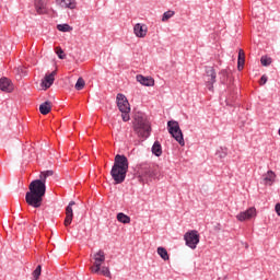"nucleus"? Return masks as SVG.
Listing matches in <instances>:
<instances>
[{
	"label": "nucleus",
	"instance_id": "obj_1",
	"mask_svg": "<svg viewBox=\"0 0 280 280\" xmlns=\"http://www.w3.org/2000/svg\"><path fill=\"white\" fill-rule=\"evenodd\" d=\"M46 191L47 186L43 180L35 179L31 182L25 195L26 205L33 207V209H39V207H43V198H45Z\"/></svg>",
	"mask_w": 280,
	"mask_h": 280
},
{
	"label": "nucleus",
	"instance_id": "obj_2",
	"mask_svg": "<svg viewBox=\"0 0 280 280\" xmlns=\"http://www.w3.org/2000/svg\"><path fill=\"white\" fill-rule=\"evenodd\" d=\"M130 163L126 155L116 154L114 159V165L110 170V176L114 180V185H121L126 180L128 174V167Z\"/></svg>",
	"mask_w": 280,
	"mask_h": 280
},
{
	"label": "nucleus",
	"instance_id": "obj_3",
	"mask_svg": "<svg viewBox=\"0 0 280 280\" xmlns=\"http://www.w3.org/2000/svg\"><path fill=\"white\" fill-rule=\"evenodd\" d=\"M133 130L141 139H148L152 127L150 126V120L143 113H137L133 118Z\"/></svg>",
	"mask_w": 280,
	"mask_h": 280
},
{
	"label": "nucleus",
	"instance_id": "obj_4",
	"mask_svg": "<svg viewBox=\"0 0 280 280\" xmlns=\"http://www.w3.org/2000/svg\"><path fill=\"white\" fill-rule=\"evenodd\" d=\"M117 106L120 110L122 121H130V103L128 102V98L124 94H117Z\"/></svg>",
	"mask_w": 280,
	"mask_h": 280
},
{
	"label": "nucleus",
	"instance_id": "obj_5",
	"mask_svg": "<svg viewBox=\"0 0 280 280\" xmlns=\"http://www.w3.org/2000/svg\"><path fill=\"white\" fill-rule=\"evenodd\" d=\"M167 130L170 135L179 143V145H185V138L183 137V130H180V125L176 120L167 121Z\"/></svg>",
	"mask_w": 280,
	"mask_h": 280
},
{
	"label": "nucleus",
	"instance_id": "obj_6",
	"mask_svg": "<svg viewBox=\"0 0 280 280\" xmlns=\"http://www.w3.org/2000/svg\"><path fill=\"white\" fill-rule=\"evenodd\" d=\"M184 240L188 248H191V250H196L198 244H200V234H198V231L192 230L184 235Z\"/></svg>",
	"mask_w": 280,
	"mask_h": 280
},
{
	"label": "nucleus",
	"instance_id": "obj_7",
	"mask_svg": "<svg viewBox=\"0 0 280 280\" xmlns=\"http://www.w3.org/2000/svg\"><path fill=\"white\" fill-rule=\"evenodd\" d=\"M218 78V74L215 73V69L213 67H207L206 68V74H205V83L211 93H213V83L215 82Z\"/></svg>",
	"mask_w": 280,
	"mask_h": 280
},
{
	"label": "nucleus",
	"instance_id": "obj_8",
	"mask_svg": "<svg viewBox=\"0 0 280 280\" xmlns=\"http://www.w3.org/2000/svg\"><path fill=\"white\" fill-rule=\"evenodd\" d=\"M93 259H94V266L91 268V270L92 272L97 275L100 273L102 264L106 261V254L104 253V250L100 249L96 254H94Z\"/></svg>",
	"mask_w": 280,
	"mask_h": 280
},
{
	"label": "nucleus",
	"instance_id": "obj_9",
	"mask_svg": "<svg viewBox=\"0 0 280 280\" xmlns=\"http://www.w3.org/2000/svg\"><path fill=\"white\" fill-rule=\"evenodd\" d=\"M138 170H140L142 176H147V178H155L156 171L152 168V166L148 163H140L138 165Z\"/></svg>",
	"mask_w": 280,
	"mask_h": 280
},
{
	"label": "nucleus",
	"instance_id": "obj_10",
	"mask_svg": "<svg viewBox=\"0 0 280 280\" xmlns=\"http://www.w3.org/2000/svg\"><path fill=\"white\" fill-rule=\"evenodd\" d=\"M255 215H257V210L252 207L246 211L238 213L236 220H238V222H245V220H250L252 218H255Z\"/></svg>",
	"mask_w": 280,
	"mask_h": 280
},
{
	"label": "nucleus",
	"instance_id": "obj_11",
	"mask_svg": "<svg viewBox=\"0 0 280 280\" xmlns=\"http://www.w3.org/2000/svg\"><path fill=\"white\" fill-rule=\"evenodd\" d=\"M75 201H70L69 205L66 207V219H65V226H70L71 222H73V206Z\"/></svg>",
	"mask_w": 280,
	"mask_h": 280
},
{
	"label": "nucleus",
	"instance_id": "obj_12",
	"mask_svg": "<svg viewBox=\"0 0 280 280\" xmlns=\"http://www.w3.org/2000/svg\"><path fill=\"white\" fill-rule=\"evenodd\" d=\"M133 34L138 37V38H145V36L148 35V26L141 23H137L133 26Z\"/></svg>",
	"mask_w": 280,
	"mask_h": 280
},
{
	"label": "nucleus",
	"instance_id": "obj_13",
	"mask_svg": "<svg viewBox=\"0 0 280 280\" xmlns=\"http://www.w3.org/2000/svg\"><path fill=\"white\" fill-rule=\"evenodd\" d=\"M0 91H4L5 93H12L14 91V85H12V81L10 79L2 77L0 79Z\"/></svg>",
	"mask_w": 280,
	"mask_h": 280
},
{
	"label": "nucleus",
	"instance_id": "obj_14",
	"mask_svg": "<svg viewBox=\"0 0 280 280\" xmlns=\"http://www.w3.org/2000/svg\"><path fill=\"white\" fill-rule=\"evenodd\" d=\"M59 8H66L68 10H75L78 8V2L75 0H56Z\"/></svg>",
	"mask_w": 280,
	"mask_h": 280
},
{
	"label": "nucleus",
	"instance_id": "obj_15",
	"mask_svg": "<svg viewBox=\"0 0 280 280\" xmlns=\"http://www.w3.org/2000/svg\"><path fill=\"white\" fill-rule=\"evenodd\" d=\"M55 80L56 71H52L51 73L45 75L44 80L42 81V86H44V89H49L54 84Z\"/></svg>",
	"mask_w": 280,
	"mask_h": 280
},
{
	"label": "nucleus",
	"instance_id": "obj_16",
	"mask_svg": "<svg viewBox=\"0 0 280 280\" xmlns=\"http://www.w3.org/2000/svg\"><path fill=\"white\" fill-rule=\"evenodd\" d=\"M137 82L141 83L142 86H154V79L150 77H144L143 74H138L136 77Z\"/></svg>",
	"mask_w": 280,
	"mask_h": 280
},
{
	"label": "nucleus",
	"instance_id": "obj_17",
	"mask_svg": "<svg viewBox=\"0 0 280 280\" xmlns=\"http://www.w3.org/2000/svg\"><path fill=\"white\" fill-rule=\"evenodd\" d=\"M275 172L268 171L267 174L262 176V183L264 185H272V183H275Z\"/></svg>",
	"mask_w": 280,
	"mask_h": 280
},
{
	"label": "nucleus",
	"instance_id": "obj_18",
	"mask_svg": "<svg viewBox=\"0 0 280 280\" xmlns=\"http://www.w3.org/2000/svg\"><path fill=\"white\" fill-rule=\"evenodd\" d=\"M39 113L42 115H49L51 113V102L46 101L39 105Z\"/></svg>",
	"mask_w": 280,
	"mask_h": 280
},
{
	"label": "nucleus",
	"instance_id": "obj_19",
	"mask_svg": "<svg viewBox=\"0 0 280 280\" xmlns=\"http://www.w3.org/2000/svg\"><path fill=\"white\" fill-rule=\"evenodd\" d=\"M35 10L37 14H46L47 9H45V2L43 0H35Z\"/></svg>",
	"mask_w": 280,
	"mask_h": 280
},
{
	"label": "nucleus",
	"instance_id": "obj_20",
	"mask_svg": "<svg viewBox=\"0 0 280 280\" xmlns=\"http://www.w3.org/2000/svg\"><path fill=\"white\" fill-rule=\"evenodd\" d=\"M152 154H154V156H161V154H163V147H161V142L155 141L152 145Z\"/></svg>",
	"mask_w": 280,
	"mask_h": 280
},
{
	"label": "nucleus",
	"instance_id": "obj_21",
	"mask_svg": "<svg viewBox=\"0 0 280 280\" xmlns=\"http://www.w3.org/2000/svg\"><path fill=\"white\" fill-rule=\"evenodd\" d=\"M219 75H220L219 80H220L221 84H224V85L229 84V79L231 78L229 74V71L221 70Z\"/></svg>",
	"mask_w": 280,
	"mask_h": 280
},
{
	"label": "nucleus",
	"instance_id": "obj_22",
	"mask_svg": "<svg viewBox=\"0 0 280 280\" xmlns=\"http://www.w3.org/2000/svg\"><path fill=\"white\" fill-rule=\"evenodd\" d=\"M158 255L164 260L168 261L170 260V254H167V249L164 247H158Z\"/></svg>",
	"mask_w": 280,
	"mask_h": 280
},
{
	"label": "nucleus",
	"instance_id": "obj_23",
	"mask_svg": "<svg viewBox=\"0 0 280 280\" xmlns=\"http://www.w3.org/2000/svg\"><path fill=\"white\" fill-rule=\"evenodd\" d=\"M117 220L118 222H121V224H130V217H128L127 214L119 212L117 214Z\"/></svg>",
	"mask_w": 280,
	"mask_h": 280
},
{
	"label": "nucleus",
	"instance_id": "obj_24",
	"mask_svg": "<svg viewBox=\"0 0 280 280\" xmlns=\"http://www.w3.org/2000/svg\"><path fill=\"white\" fill-rule=\"evenodd\" d=\"M49 176H54V171H44L39 174V180L47 183Z\"/></svg>",
	"mask_w": 280,
	"mask_h": 280
},
{
	"label": "nucleus",
	"instance_id": "obj_25",
	"mask_svg": "<svg viewBox=\"0 0 280 280\" xmlns=\"http://www.w3.org/2000/svg\"><path fill=\"white\" fill-rule=\"evenodd\" d=\"M174 14H175V12L172 10L164 12L162 15L163 23H165L166 21H170V19H172V16H174Z\"/></svg>",
	"mask_w": 280,
	"mask_h": 280
},
{
	"label": "nucleus",
	"instance_id": "obj_26",
	"mask_svg": "<svg viewBox=\"0 0 280 280\" xmlns=\"http://www.w3.org/2000/svg\"><path fill=\"white\" fill-rule=\"evenodd\" d=\"M85 84H86V82H84V79L79 78L75 85H74V89L77 91H82V89H84Z\"/></svg>",
	"mask_w": 280,
	"mask_h": 280
},
{
	"label": "nucleus",
	"instance_id": "obj_27",
	"mask_svg": "<svg viewBox=\"0 0 280 280\" xmlns=\"http://www.w3.org/2000/svg\"><path fill=\"white\" fill-rule=\"evenodd\" d=\"M57 30L59 32H71L73 27H71L69 24H59L57 25Z\"/></svg>",
	"mask_w": 280,
	"mask_h": 280
},
{
	"label": "nucleus",
	"instance_id": "obj_28",
	"mask_svg": "<svg viewBox=\"0 0 280 280\" xmlns=\"http://www.w3.org/2000/svg\"><path fill=\"white\" fill-rule=\"evenodd\" d=\"M217 154L219 155V159H226V155L229 154V149L221 147L220 150L217 151Z\"/></svg>",
	"mask_w": 280,
	"mask_h": 280
},
{
	"label": "nucleus",
	"instance_id": "obj_29",
	"mask_svg": "<svg viewBox=\"0 0 280 280\" xmlns=\"http://www.w3.org/2000/svg\"><path fill=\"white\" fill-rule=\"evenodd\" d=\"M260 63L262 65V67H270V65H272V59L270 57H261L260 59Z\"/></svg>",
	"mask_w": 280,
	"mask_h": 280
},
{
	"label": "nucleus",
	"instance_id": "obj_30",
	"mask_svg": "<svg viewBox=\"0 0 280 280\" xmlns=\"http://www.w3.org/2000/svg\"><path fill=\"white\" fill-rule=\"evenodd\" d=\"M43 270V267L39 265L36 267V269L33 271V277L35 280H38V278L40 277V272Z\"/></svg>",
	"mask_w": 280,
	"mask_h": 280
},
{
	"label": "nucleus",
	"instance_id": "obj_31",
	"mask_svg": "<svg viewBox=\"0 0 280 280\" xmlns=\"http://www.w3.org/2000/svg\"><path fill=\"white\" fill-rule=\"evenodd\" d=\"M56 54L59 60H65L67 58V55H65V50H62V48H58Z\"/></svg>",
	"mask_w": 280,
	"mask_h": 280
},
{
	"label": "nucleus",
	"instance_id": "obj_32",
	"mask_svg": "<svg viewBox=\"0 0 280 280\" xmlns=\"http://www.w3.org/2000/svg\"><path fill=\"white\" fill-rule=\"evenodd\" d=\"M98 272L104 277H110V269H108V267H102Z\"/></svg>",
	"mask_w": 280,
	"mask_h": 280
},
{
	"label": "nucleus",
	"instance_id": "obj_33",
	"mask_svg": "<svg viewBox=\"0 0 280 280\" xmlns=\"http://www.w3.org/2000/svg\"><path fill=\"white\" fill-rule=\"evenodd\" d=\"M245 62H246V59L237 58V69H238V71H242V69H244Z\"/></svg>",
	"mask_w": 280,
	"mask_h": 280
},
{
	"label": "nucleus",
	"instance_id": "obj_34",
	"mask_svg": "<svg viewBox=\"0 0 280 280\" xmlns=\"http://www.w3.org/2000/svg\"><path fill=\"white\" fill-rule=\"evenodd\" d=\"M266 82H268V77H266V74H264L261 78H260V86H264V84H266Z\"/></svg>",
	"mask_w": 280,
	"mask_h": 280
},
{
	"label": "nucleus",
	"instance_id": "obj_35",
	"mask_svg": "<svg viewBox=\"0 0 280 280\" xmlns=\"http://www.w3.org/2000/svg\"><path fill=\"white\" fill-rule=\"evenodd\" d=\"M238 58H244L246 59V55L244 54V49L238 50Z\"/></svg>",
	"mask_w": 280,
	"mask_h": 280
},
{
	"label": "nucleus",
	"instance_id": "obj_36",
	"mask_svg": "<svg viewBox=\"0 0 280 280\" xmlns=\"http://www.w3.org/2000/svg\"><path fill=\"white\" fill-rule=\"evenodd\" d=\"M30 159H32V155L27 156V149L24 150V160L25 161H30Z\"/></svg>",
	"mask_w": 280,
	"mask_h": 280
},
{
	"label": "nucleus",
	"instance_id": "obj_37",
	"mask_svg": "<svg viewBox=\"0 0 280 280\" xmlns=\"http://www.w3.org/2000/svg\"><path fill=\"white\" fill-rule=\"evenodd\" d=\"M275 209H276V213H277L278 215H280V203H277L276 207H275Z\"/></svg>",
	"mask_w": 280,
	"mask_h": 280
},
{
	"label": "nucleus",
	"instance_id": "obj_38",
	"mask_svg": "<svg viewBox=\"0 0 280 280\" xmlns=\"http://www.w3.org/2000/svg\"><path fill=\"white\" fill-rule=\"evenodd\" d=\"M32 150H34V149L30 148V149L27 150V152H32Z\"/></svg>",
	"mask_w": 280,
	"mask_h": 280
}]
</instances>
